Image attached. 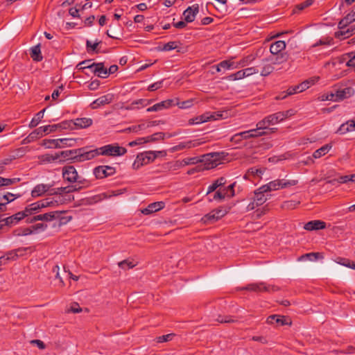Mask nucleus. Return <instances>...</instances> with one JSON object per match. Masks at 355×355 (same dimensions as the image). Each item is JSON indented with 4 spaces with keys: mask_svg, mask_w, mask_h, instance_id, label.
Returning <instances> with one entry per match:
<instances>
[{
    "mask_svg": "<svg viewBox=\"0 0 355 355\" xmlns=\"http://www.w3.org/2000/svg\"><path fill=\"white\" fill-rule=\"evenodd\" d=\"M101 155L117 157L125 155L126 148L119 146L117 144H107L99 148Z\"/></svg>",
    "mask_w": 355,
    "mask_h": 355,
    "instance_id": "39448f33",
    "label": "nucleus"
},
{
    "mask_svg": "<svg viewBox=\"0 0 355 355\" xmlns=\"http://www.w3.org/2000/svg\"><path fill=\"white\" fill-rule=\"evenodd\" d=\"M225 214V210L223 209H216L205 215L202 217V220L205 223H212L223 218Z\"/></svg>",
    "mask_w": 355,
    "mask_h": 355,
    "instance_id": "f8f14e48",
    "label": "nucleus"
},
{
    "mask_svg": "<svg viewBox=\"0 0 355 355\" xmlns=\"http://www.w3.org/2000/svg\"><path fill=\"white\" fill-rule=\"evenodd\" d=\"M178 46L175 42H169L164 45L162 49L166 51H169L175 49Z\"/></svg>",
    "mask_w": 355,
    "mask_h": 355,
    "instance_id": "338daca9",
    "label": "nucleus"
},
{
    "mask_svg": "<svg viewBox=\"0 0 355 355\" xmlns=\"http://www.w3.org/2000/svg\"><path fill=\"white\" fill-rule=\"evenodd\" d=\"M268 120V124L269 126L276 125L283 121H284V114H281L280 112H275L266 116Z\"/></svg>",
    "mask_w": 355,
    "mask_h": 355,
    "instance_id": "c85d7f7f",
    "label": "nucleus"
},
{
    "mask_svg": "<svg viewBox=\"0 0 355 355\" xmlns=\"http://www.w3.org/2000/svg\"><path fill=\"white\" fill-rule=\"evenodd\" d=\"M332 148L331 144H325L322 146L321 148L315 150L313 153V157L315 159L320 158L327 154L330 150Z\"/></svg>",
    "mask_w": 355,
    "mask_h": 355,
    "instance_id": "473e14b6",
    "label": "nucleus"
},
{
    "mask_svg": "<svg viewBox=\"0 0 355 355\" xmlns=\"http://www.w3.org/2000/svg\"><path fill=\"white\" fill-rule=\"evenodd\" d=\"M201 144V142L199 141L198 139L195 140H190V141H185L180 142L178 144L173 146L171 149L172 152H175L178 150H181L185 148H191L196 146H198Z\"/></svg>",
    "mask_w": 355,
    "mask_h": 355,
    "instance_id": "6ab92c4d",
    "label": "nucleus"
},
{
    "mask_svg": "<svg viewBox=\"0 0 355 355\" xmlns=\"http://www.w3.org/2000/svg\"><path fill=\"white\" fill-rule=\"evenodd\" d=\"M220 155L219 153H209L202 156L200 162L203 170H209L216 168L220 162Z\"/></svg>",
    "mask_w": 355,
    "mask_h": 355,
    "instance_id": "0eeeda50",
    "label": "nucleus"
},
{
    "mask_svg": "<svg viewBox=\"0 0 355 355\" xmlns=\"http://www.w3.org/2000/svg\"><path fill=\"white\" fill-rule=\"evenodd\" d=\"M59 139H46L42 141V145L46 148H60Z\"/></svg>",
    "mask_w": 355,
    "mask_h": 355,
    "instance_id": "f704fd0d",
    "label": "nucleus"
},
{
    "mask_svg": "<svg viewBox=\"0 0 355 355\" xmlns=\"http://www.w3.org/2000/svg\"><path fill=\"white\" fill-rule=\"evenodd\" d=\"M326 227V223L324 221L320 220H311L306 223L304 228L308 231L320 230H323Z\"/></svg>",
    "mask_w": 355,
    "mask_h": 355,
    "instance_id": "b1692460",
    "label": "nucleus"
},
{
    "mask_svg": "<svg viewBox=\"0 0 355 355\" xmlns=\"http://www.w3.org/2000/svg\"><path fill=\"white\" fill-rule=\"evenodd\" d=\"M20 194H13L8 192L7 193L0 196V211H4L6 206L9 202L14 201L15 199L19 198Z\"/></svg>",
    "mask_w": 355,
    "mask_h": 355,
    "instance_id": "aec40b11",
    "label": "nucleus"
},
{
    "mask_svg": "<svg viewBox=\"0 0 355 355\" xmlns=\"http://www.w3.org/2000/svg\"><path fill=\"white\" fill-rule=\"evenodd\" d=\"M297 184V180H286V179H277L270 181L268 184L262 185L261 189L263 191H273L279 189L288 188L292 186H295Z\"/></svg>",
    "mask_w": 355,
    "mask_h": 355,
    "instance_id": "7ed1b4c3",
    "label": "nucleus"
},
{
    "mask_svg": "<svg viewBox=\"0 0 355 355\" xmlns=\"http://www.w3.org/2000/svg\"><path fill=\"white\" fill-rule=\"evenodd\" d=\"M349 60L346 63V65L349 67H353L355 69V52L352 51L345 55Z\"/></svg>",
    "mask_w": 355,
    "mask_h": 355,
    "instance_id": "603ef678",
    "label": "nucleus"
},
{
    "mask_svg": "<svg viewBox=\"0 0 355 355\" xmlns=\"http://www.w3.org/2000/svg\"><path fill=\"white\" fill-rule=\"evenodd\" d=\"M355 20V12L348 14L345 17L341 19L338 23L340 31H345L346 27Z\"/></svg>",
    "mask_w": 355,
    "mask_h": 355,
    "instance_id": "2f4dec72",
    "label": "nucleus"
},
{
    "mask_svg": "<svg viewBox=\"0 0 355 355\" xmlns=\"http://www.w3.org/2000/svg\"><path fill=\"white\" fill-rule=\"evenodd\" d=\"M164 134L162 132H157L153 135L144 137L145 143L153 142L158 139H164Z\"/></svg>",
    "mask_w": 355,
    "mask_h": 355,
    "instance_id": "c03bdc74",
    "label": "nucleus"
},
{
    "mask_svg": "<svg viewBox=\"0 0 355 355\" xmlns=\"http://www.w3.org/2000/svg\"><path fill=\"white\" fill-rule=\"evenodd\" d=\"M60 148L66 146H74L76 144V139L73 138H60L59 139Z\"/></svg>",
    "mask_w": 355,
    "mask_h": 355,
    "instance_id": "a19ab883",
    "label": "nucleus"
},
{
    "mask_svg": "<svg viewBox=\"0 0 355 355\" xmlns=\"http://www.w3.org/2000/svg\"><path fill=\"white\" fill-rule=\"evenodd\" d=\"M244 78H245L244 73L242 69V70L238 71L237 72H236L230 75L227 77V79L229 80H241Z\"/></svg>",
    "mask_w": 355,
    "mask_h": 355,
    "instance_id": "864d4df0",
    "label": "nucleus"
},
{
    "mask_svg": "<svg viewBox=\"0 0 355 355\" xmlns=\"http://www.w3.org/2000/svg\"><path fill=\"white\" fill-rule=\"evenodd\" d=\"M114 100V95L112 94H107L94 100L91 104L92 109H98L101 106L111 103Z\"/></svg>",
    "mask_w": 355,
    "mask_h": 355,
    "instance_id": "dca6fc26",
    "label": "nucleus"
},
{
    "mask_svg": "<svg viewBox=\"0 0 355 355\" xmlns=\"http://www.w3.org/2000/svg\"><path fill=\"white\" fill-rule=\"evenodd\" d=\"M93 173L96 178L103 179L114 175L116 169L110 166H98L94 168Z\"/></svg>",
    "mask_w": 355,
    "mask_h": 355,
    "instance_id": "9b49d317",
    "label": "nucleus"
},
{
    "mask_svg": "<svg viewBox=\"0 0 355 355\" xmlns=\"http://www.w3.org/2000/svg\"><path fill=\"white\" fill-rule=\"evenodd\" d=\"M16 182V179L4 178L0 177V187L8 186Z\"/></svg>",
    "mask_w": 355,
    "mask_h": 355,
    "instance_id": "0e129e2a",
    "label": "nucleus"
},
{
    "mask_svg": "<svg viewBox=\"0 0 355 355\" xmlns=\"http://www.w3.org/2000/svg\"><path fill=\"white\" fill-rule=\"evenodd\" d=\"M162 151H146L144 153H139L133 164L132 167L134 169H139L141 166L147 165L153 162L159 155H162Z\"/></svg>",
    "mask_w": 355,
    "mask_h": 355,
    "instance_id": "20e7f679",
    "label": "nucleus"
},
{
    "mask_svg": "<svg viewBox=\"0 0 355 355\" xmlns=\"http://www.w3.org/2000/svg\"><path fill=\"white\" fill-rule=\"evenodd\" d=\"M76 190L77 189L74 186L51 189V186L49 184H39L34 187L31 191V196L33 198H37L42 196L45 193L49 192L51 195H53V197H51L50 199H54L58 196L62 197L65 200L63 204H65L70 202L73 198L71 195L69 193ZM46 199H49V198H47ZM61 205H62V203Z\"/></svg>",
    "mask_w": 355,
    "mask_h": 355,
    "instance_id": "f03ea898",
    "label": "nucleus"
},
{
    "mask_svg": "<svg viewBox=\"0 0 355 355\" xmlns=\"http://www.w3.org/2000/svg\"><path fill=\"white\" fill-rule=\"evenodd\" d=\"M92 119L90 118L83 117V118H77L74 120L71 121V123L77 128H86L92 125Z\"/></svg>",
    "mask_w": 355,
    "mask_h": 355,
    "instance_id": "a878e982",
    "label": "nucleus"
},
{
    "mask_svg": "<svg viewBox=\"0 0 355 355\" xmlns=\"http://www.w3.org/2000/svg\"><path fill=\"white\" fill-rule=\"evenodd\" d=\"M65 200L62 197H57L54 199H43L26 206L24 210L19 211L9 217L1 218L3 223L0 227L4 225L12 227L17 225L22 219L38 213L42 209L46 207H54L59 204L64 202Z\"/></svg>",
    "mask_w": 355,
    "mask_h": 355,
    "instance_id": "f257e3e1",
    "label": "nucleus"
},
{
    "mask_svg": "<svg viewBox=\"0 0 355 355\" xmlns=\"http://www.w3.org/2000/svg\"><path fill=\"white\" fill-rule=\"evenodd\" d=\"M62 178L69 182H76L78 175L73 166H67L62 168Z\"/></svg>",
    "mask_w": 355,
    "mask_h": 355,
    "instance_id": "ddd939ff",
    "label": "nucleus"
},
{
    "mask_svg": "<svg viewBox=\"0 0 355 355\" xmlns=\"http://www.w3.org/2000/svg\"><path fill=\"white\" fill-rule=\"evenodd\" d=\"M31 57L36 62H40L43 59L40 44L31 48Z\"/></svg>",
    "mask_w": 355,
    "mask_h": 355,
    "instance_id": "72a5a7b5",
    "label": "nucleus"
},
{
    "mask_svg": "<svg viewBox=\"0 0 355 355\" xmlns=\"http://www.w3.org/2000/svg\"><path fill=\"white\" fill-rule=\"evenodd\" d=\"M255 60V57L253 55H248L242 59H241L238 62L240 68L246 67L251 64Z\"/></svg>",
    "mask_w": 355,
    "mask_h": 355,
    "instance_id": "79ce46f5",
    "label": "nucleus"
},
{
    "mask_svg": "<svg viewBox=\"0 0 355 355\" xmlns=\"http://www.w3.org/2000/svg\"><path fill=\"white\" fill-rule=\"evenodd\" d=\"M216 320L220 323H232V322H236L237 320L233 318L232 316L226 315V316H221L219 315Z\"/></svg>",
    "mask_w": 355,
    "mask_h": 355,
    "instance_id": "6e6d98bb",
    "label": "nucleus"
},
{
    "mask_svg": "<svg viewBox=\"0 0 355 355\" xmlns=\"http://www.w3.org/2000/svg\"><path fill=\"white\" fill-rule=\"evenodd\" d=\"M313 84V79L306 80L302 82L301 84L289 87L287 89V95H293L295 94L302 92L303 91L309 88V87Z\"/></svg>",
    "mask_w": 355,
    "mask_h": 355,
    "instance_id": "f3484780",
    "label": "nucleus"
},
{
    "mask_svg": "<svg viewBox=\"0 0 355 355\" xmlns=\"http://www.w3.org/2000/svg\"><path fill=\"white\" fill-rule=\"evenodd\" d=\"M136 266V263L133 261H130L128 259L123 260L119 263V266L124 270H128L134 268Z\"/></svg>",
    "mask_w": 355,
    "mask_h": 355,
    "instance_id": "de8ad7c7",
    "label": "nucleus"
},
{
    "mask_svg": "<svg viewBox=\"0 0 355 355\" xmlns=\"http://www.w3.org/2000/svg\"><path fill=\"white\" fill-rule=\"evenodd\" d=\"M199 12V6L198 4H193L191 6H189L184 12H183V17L186 22L191 23L195 20L196 15Z\"/></svg>",
    "mask_w": 355,
    "mask_h": 355,
    "instance_id": "a211bd4d",
    "label": "nucleus"
},
{
    "mask_svg": "<svg viewBox=\"0 0 355 355\" xmlns=\"http://www.w3.org/2000/svg\"><path fill=\"white\" fill-rule=\"evenodd\" d=\"M183 166L188 165L196 164L200 162V159L197 157H187L182 160Z\"/></svg>",
    "mask_w": 355,
    "mask_h": 355,
    "instance_id": "3c124183",
    "label": "nucleus"
},
{
    "mask_svg": "<svg viewBox=\"0 0 355 355\" xmlns=\"http://www.w3.org/2000/svg\"><path fill=\"white\" fill-rule=\"evenodd\" d=\"M155 121H150L148 123H142L138 125H132L125 129V132H132L138 133L140 131L144 130L148 128L155 125Z\"/></svg>",
    "mask_w": 355,
    "mask_h": 355,
    "instance_id": "393cba45",
    "label": "nucleus"
},
{
    "mask_svg": "<svg viewBox=\"0 0 355 355\" xmlns=\"http://www.w3.org/2000/svg\"><path fill=\"white\" fill-rule=\"evenodd\" d=\"M268 120H267V118L266 116L265 118H263L262 120L259 121L257 125H256V128H257L258 129H259L261 131H264V130L268 128L269 127V124H268Z\"/></svg>",
    "mask_w": 355,
    "mask_h": 355,
    "instance_id": "4d7b16f0",
    "label": "nucleus"
},
{
    "mask_svg": "<svg viewBox=\"0 0 355 355\" xmlns=\"http://www.w3.org/2000/svg\"><path fill=\"white\" fill-rule=\"evenodd\" d=\"M355 130V120H349L346 123H343L339 129L338 130V132L341 134L344 135L346 134L348 132H352Z\"/></svg>",
    "mask_w": 355,
    "mask_h": 355,
    "instance_id": "7c9ffc66",
    "label": "nucleus"
},
{
    "mask_svg": "<svg viewBox=\"0 0 355 355\" xmlns=\"http://www.w3.org/2000/svg\"><path fill=\"white\" fill-rule=\"evenodd\" d=\"M28 250L29 249L27 248H19L13 250H10L1 256L2 260L5 264L9 261H15L19 257L26 255Z\"/></svg>",
    "mask_w": 355,
    "mask_h": 355,
    "instance_id": "6e6552de",
    "label": "nucleus"
},
{
    "mask_svg": "<svg viewBox=\"0 0 355 355\" xmlns=\"http://www.w3.org/2000/svg\"><path fill=\"white\" fill-rule=\"evenodd\" d=\"M287 60V57L284 53H279L277 55H271L268 58H266V61L268 62H271L272 65L280 64Z\"/></svg>",
    "mask_w": 355,
    "mask_h": 355,
    "instance_id": "c756f323",
    "label": "nucleus"
},
{
    "mask_svg": "<svg viewBox=\"0 0 355 355\" xmlns=\"http://www.w3.org/2000/svg\"><path fill=\"white\" fill-rule=\"evenodd\" d=\"M173 104V101L171 99H168L166 101H163L160 103H156L154 105H153L152 107L147 108L146 111L148 112H158V111L162 110L164 109H166V108L171 107Z\"/></svg>",
    "mask_w": 355,
    "mask_h": 355,
    "instance_id": "5701e85b",
    "label": "nucleus"
},
{
    "mask_svg": "<svg viewBox=\"0 0 355 355\" xmlns=\"http://www.w3.org/2000/svg\"><path fill=\"white\" fill-rule=\"evenodd\" d=\"M175 336L174 334H168L157 338V343H164L171 340Z\"/></svg>",
    "mask_w": 355,
    "mask_h": 355,
    "instance_id": "052dcab7",
    "label": "nucleus"
},
{
    "mask_svg": "<svg viewBox=\"0 0 355 355\" xmlns=\"http://www.w3.org/2000/svg\"><path fill=\"white\" fill-rule=\"evenodd\" d=\"M223 114L219 112H207L201 115L191 118L189 120L188 124L190 125L201 124L207 121H215L222 118Z\"/></svg>",
    "mask_w": 355,
    "mask_h": 355,
    "instance_id": "423d86ee",
    "label": "nucleus"
},
{
    "mask_svg": "<svg viewBox=\"0 0 355 355\" xmlns=\"http://www.w3.org/2000/svg\"><path fill=\"white\" fill-rule=\"evenodd\" d=\"M80 150H66L61 152V155L67 159L72 160L73 162H78L79 153Z\"/></svg>",
    "mask_w": 355,
    "mask_h": 355,
    "instance_id": "cd10ccee",
    "label": "nucleus"
},
{
    "mask_svg": "<svg viewBox=\"0 0 355 355\" xmlns=\"http://www.w3.org/2000/svg\"><path fill=\"white\" fill-rule=\"evenodd\" d=\"M57 128H58L57 125H48L41 126V127L38 128V129L40 130V132L42 133V135L44 136L50 132H55L57 130Z\"/></svg>",
    "mask_w": 355,
    "mask_h": 355,
    "instance_id": "37998d69",
    "label": "nucleus"
},
{
    "mask_svg": "<svg viewBox=\"0 0 355 355\" xmlns=\"http://www.w3.org/2000/svg\"><path fill=\"white\" fill-rule=\"evenodd\" d=\"M80 150L79 153L78 162H84L90 160L94 157L101 155L99 148L87 150L85 148H79Z\"/></svg>",
    "mask_w": 355,
    "mask_h": 355,
    "instance_id": "4468645a",
    "label": "nucleus"
},
{
    "mask_svg": "<svg viewBox=\"0 0 355 355\" xmlns=\"http://www.w3.org/2000/svg\"><path fill=\"white\" fill-rule=\"evenodd\" d=\"M244 289L254 292H275L278 288L273 285H266L265 283H255L248 285Z\"/></svg>",
    "mask_w": 355,
    "mask_h": 355,
    "instance_id": "9d476101",
    "label": "nucleus"
},
{
    "mask_svg": "<svg viewBox=\"0 0 355 355\" xmlns=\"http://www.w3.org/2000/svg\"><path fill=\"white\" fill-rule=\"evenodd\" d=\"M313 3V0H306L305 1L296 5L295 9L293 10V12H296L297 10L299 11L303 10L304 8L312 5Z\"/></svg>",
    "mask_w": 355,
    "mask_h": 355,
    "instance_id": "8fccbe9b",
    "label": "nucleus"
},
{
    "mask_svg": "<svg viewBox=\"0 0 355 355\" xmlns=\"http://www.w3.org/2000/svg\"><path fill=\"white\" fill-rule=\"evenodd\" d=\"M226 197H227V195L224 189V188H220L218 190H217L215 193L213 195L212 198L209 199V201L211 202L213 200L216 201H222Z\"/></svg>",
    "mask_w": 355,
    "mask_h": 355,
    "instance_id": "ea45409f",
    "label": "nucleus"
},
{
    "mask_svg": "<svg viewBox=\"0 0 355 355\" xmlns=\"http://www.w3.org/2000/svg\"><path fill=\"white\" fill-rule=\"evenodd\" d=\"M162 84H163V80L154 83L148 86V90L150 92L155 91V90L161 88L162 87Z\"/></svg>",
    "mask_w": 355,
    "mask_h": 355,
    "instance_id": "69168bd1",
    "label": "nucleus"
},
{
    "mask_svg": "<svg viewBox=\"0 0 355 355\" xmlns=\"http://www.w3.org/2000/svg\"><path fill=\"white\" fill-rule=\"evenodd\" d=\"M276 323L280 324L282 325L286 324V318L284 316H277L276 315H272L268 317V322L272 323V320H275Z\"/></svg>",
    "mask_w": 355,
    "mask_h": 355,
    "instance_id": "09e8293b",
    "label": "nucleus"
},
{
    "mask_svg": "<svg viewBox=\"0 0 355 355\" xmlns=\"http://www.w3.org/2000/svg\"><path fill=\"white\" fill-rule=\"evenodd\" d=\"M38 159L41 163H49L55 159L53 156L49 154L39 156Z\"/></svg>",
    "mask_w": 355,
    "mask_h": 355,
    "instance_id": "13d9d810",
    "label": "nucleus"
},
{
    "mask_svg": "<svg viewBox=\"0 0 355 355\" xmlns=\"http://www.w3.org/2000/svg\"><path fill=\"white\" fill-rule=\"evenodd\" d=\"M245 78L259 73L258 69L256 67H248L243 69Z\"/></svg>",
    "mask_w": 355,
    "mask_h": 355,
    "instance_id": "680f3d73",
    "label": "nucleus"
},
{
    "mask_svg": "<svg viewBox=\"0 0 355 355\" xmlns=\"http://www.w3.org/2000/svg\"><path fill=\"white\" fill-rule=\"evenodd\" d=\"M227 182L226 178L224 177H220L217 180H214L212 184L215 186L216 189L218 188H221V187L224 186Z\"/></svg>",
    "mask_w": 355,
    "mask_h": 355,
    "instance_id": "e2e57ef3",
    "label": "nucleus"
},
{
    "mask_svg": "<svg viewBox=\"0 0 355 355\" xmlns=\"http://www.w3.org/2000/svg\"><path fill=\"white\" fill-rule=\"evenodd\" d=\"M236 185V182H233L227 187H224V189L227 195V198H232L234 196V187Z\"/></svg>",
    "mask_w": 355,
    "mask_h": 355,
    "instance_id": "bf43d9fd",
    "label": "nucleus"
},
{
    "mask_svg": "<svg viewBox=\"0 0 355 355\" xmlns=\"http://www.w3.org/2000/svg\"><path fill=\"white\" fill-rule=\"evenodd\" d=\"M60 211H53L43 214V221L51 222L60 217Z\"/></svg>",
    "mask_w": 355,
    "mask_h": 355,
    "instance_id": "58836bf2",
    "label": "nucleus"
},
{
    "mask_svg": "<svg viewBox=\"0 0 355 355\" xmlns=\"http://www.w3.org/2000/svg\"><path fill=\"white\" fill-rule=\"evenodd\" d=\"M31 227L33 228V230H34V233L40 231H44L47 228V225L44 223H37L34 225H32Z\"/></svg>",
    "mask_w": 355,
    "mask_h": 355,
    "instance_id": "774afa93",
    "label": "nucleus"
},
{
    "mask_svg": "<svg viewBox=\"0 0 355 355\" xmlns=\"http://www.w3.org/2000/svg\"><path fill=\"white\" fill-rule=\"evenodd\" d=\"M266 192L261 190V187L257 189L254 192L253 200L247 207L248 210H252L257 207L263 205L267 200V198L264 194Z\"/></svg>",
    "mask_w": 355,
    "mask_h": 355,
    "instance_id": "1a4fd4ad",
    "label": "nucleus"
},
{
    "mask_svg": "<svg viewBox=\"0 0 355 355\" xmlns=\"http://www.w3.org/2000/svg\"><path fill=\"white\" fill-rule=\"evenodd\" d=\"M355 33V25H351L349 28H347L345 31H339L336 33V37H343V38H347L352 35Z\"/></svg>",
    "mask_w": 355,
    "mask_h": 355,
    "instance_id": "e433bc0d",
    "label": "nucleus"
},
{
    "mask_svg": "<svg viewBox=\"0 0 355 355\" xmlns=\"http://www.w3.org/2000/svg\"><path fill=\"white\" fill-rule=\"evenodd\" d=\"M45 110L46 109H43L35 115L28 125L29 128H35L40 123L44 117Z\"/></svg>",
    "mask_w": 355,
    "mask_h": 355,
    "instance_id": "4c0bfd02",
    "label": "nucleus"
},
{
    "mask_svg": "<svg viewBox=\"0 0 355 355\" xmlns=\"http://www.w3.org/2000/svg\"><path fill=\"white\" fill-rule=\"evenodd\" d=\"M286 45V42L282 40L276 41L271 44L270 46V51L272 55H277L285 49Z\"/></svg>",
    "mask_w": 355,
    "mask_h": 355,
    "instance_id": "bb28decb",
    "label": "nucleus"
},
{
    "mask_svg": "<svg viewBox=\"0 0 355 355\" xmlns=\"http://www.w3.org/2000/svg\"><path fill=\"white\" fill-rule=\"evenodd\" d=\"M28 136L32 142L43 137L42 135V133L40 132V130H39L38 128L31 132Z\"/></svg>",
    "mask_w": 355,
    "mask_h": 355,
    "instance_id": "5fc2aeb1",
    "label": "nucleus"
},
{
    "mask_svg": "<svg viewBox=\"0 0 355 355\" xmlns=\"http://www.w3.org/2000/svg\"><path fill=\"white\" fill-rule=\"evenodd\" d=\"M101 43V41L100 40H96L94 43H92L91 41L89 40H87L86 41V47H87V51L88 53H91V52H98V51L96 50L97 49V46Z\"/></svg>",
    "mask_w": 355,
    "mask_h": 355,
    "instance_id": "49530a36",
    "label": "nucleus"
},
{
    "mask_svg": "<svg viewBox=\"0 0 355 355\" xmlns=\"http://www.w3.org/2000/svg\"><path fill=\"white\" fill-rule=\"evenodd\" d=\"M164 205L165 204L162 201L155 202L149 204L146 208L142 209L141 213L145 215H148L162 209Z\"/></svg>",
    "mask_w": 355,
    "mask_h": 355,
    "instance_id": "4be33fe9",
    "label": "nucleus"
},
{
    "mask_svg": "<svg viewBox=\"0 0 355 355\" xmlns=\"http://www.w3.org/2000/svg\"><path fill=\"white\" fill-rule=\"evenodd\" d=\"M354 93L355 91L352 87H340L336 90V95L339 101L352 96Z\"/></svg>",
    "mask_w": 355,
    "mask_h": 355,
    "instance_id": "412c9836",
    "label": "nucleus"
},
{
    "mask_svg": "<svg viewBox=\"0 0 355 355\" xmlns=\"http://www.w3.org/2000/svg\"><path fill=\"white\" fill-rule=\"evenodd\" d=\"M263 65L260 72L261 76H267L270 75L275 69L274 66L271 62H268L266 59L263 60Z\"/></svg>",
    "mask_w": 355,
    "mask_h": 355,
    "instance_id": "c9c22d12",
    "label": "nucleus"
},
{
    "mask_svg": "<svg viewBox=\"0 0 355 355\" xmlns=\"http://www.w3.org/2000/svg\"><path fill=\"white\" fill-rule=\"evenodd\" d=\"M151 101L147 99H139L131 103L132 108H139L147 106L150 103Z\"/></svg>",
    "mask_w": 355,
    "mask_h": 355,
    "instance_id": "a18cd8bd",
    "label": "nucleus"
},
{
    "mask_svg": "<svg viewBox=\"0 0 355 355\" xmlns=\"http://www.w3.org/2000/svg\"><path fill=\"white\" fill-rule=\"evenodd\" d=\"M83 69H91L93 72L96 73L98 76L105 78L108 76L109 72H107V69L104 67L103 63H92L90 65L84 66L82 67Z\"/></svg>",
    "mask_w": 355,
    "mask_h": 355,
    "instance_id": "2eb2a0df",
    "label": "nucleus"
}]
</instances>
